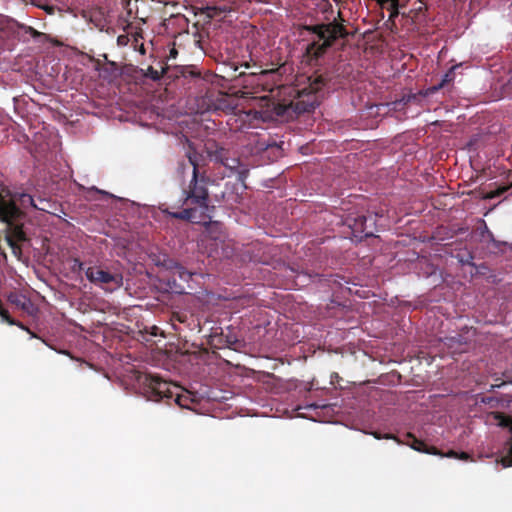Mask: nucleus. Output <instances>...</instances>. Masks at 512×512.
<instances>
[{"label":"nucleus","mask_w":512,"mask_h":512,"mask_svg":"<svg viewBox=\"0 0 512 512\" xmlns=\"http://www.w3.org/2000/svg\"><path fill=\"white\" fill-rule=\"evenodd\" d=\"M0 316H1V318L3 319V321H6L8 324H10V325H18V326H19V327H21L22 329H25L22 325H20V324L16 323L14 320H12V319L9 317V315H8V313H7V311H6V310H4V309H1V308H0Z\"/></svg>","instance_id":"9b49d317"},{"label":"nucleus","mask_w":512,"mask_h":512,"mask_svg":"<svg viewBox=\"0 0 512 512\" xmlns=\"http://www.w3.org/2000/svg\"><path fill=\"white\" fill-rule=\"evenodd\" d=\"M383 438H386V439H392L393 438L394 439V437L391 436V435H385Z\"/></svg>","instance_id":"6ab92c4d"},{"label":"nucleus","mask_w":512,"mask_h":512,"mask_svg":"<svg viewBox=\"0 0 512 512\" xmlns=\"http://www.w3.org/2000/svg\"><path fill=\"white\" fill-rule=\"evenodd\" d=\"M448 457H458L459 459L461 460H467L469 458L468 454L467 453H461L460 455H458L457 453L451 451L447 454Z\"/></svg>","instance_id":"ddd939ff"},{"label":"nucleus","mask_w":512,"mask_h":512,"mask_svg":"<svg viewBox=\"0 0 512 512\" xmlns=\"http://www.w3.org/2000/svg\"><path fill=\"white\" fill-rule=\"evenodd\" d=\"M377 3L384 7L388 6V9L390 10V18H394L399 14V7H401L405 2L408 0H376Z\"/></svg>","instance_id":"6e6552de"},{"label":"nucleus","mask_w":512,"mask_h":512,"mask_svg":"<svg viewBox=\"0 0 512 512\" xmlns=\"http://www.w3.org/2000/svg\"><path fill=\"white\" fill-rule=\"evenodd\" d=\"M373 435H374V437H375V438H377V439H381V438H382V437H381L379 434H377V433H373Z\"/></svg>","instance_id":"a211bd4d"},{"label":"nucleus","mask_w":512,"mask_h":512,"mask_svg":"<svg viewBox=\"0 0 512 512\" xmlns=\"http://www.w3.org/2000/svg\"><path fill=\"white\" fill-rule=\"evenodd\" d=\"M307 83L298 85L296 89V97L288 105L279 106L277 114L281 115L286 111L292 109L297 113L307 112L318 105L317 92L323 86V79L321 76L309 77L306 79Z\"/></svg>","instance_id":"f257e3e1"},{"label":"nucleus","mask_w":512,"mask_h":512,"mask_svg":"<svg viewBox=\"0 0 512 512\" xmlns=\"http://www.w3.org/2000/svg\"><path fill=\"white\" fill-rule=\"evenodd\" d=\"M317 39L307 47L309 56L318 57L331 45L332 41L343 35V28L339 24L329 23L315 27Z\"/></svg>","instance_id":"7ed1b4c3"},{"label":"nucleus","mask_w":512,"mask_h":512,"mask_svg":"<svg viewBox=\"0 0 512 512\" xmlns=\"http://www.w3.org/2000/svg\"><path fill=\"white\" fill-rule=\"evenodd\" d=\"M423 447H424V444L420 441H415L414 444L412 445V448L414 450L425 452V453L437 454V452L435 450L431 451L428 449H423Z\"/></svg>","instance_id":"f8f14e48"},{"label":"nucleus","mask_w":512,"mask_h":512,"mask_svg":"<svg viewBox=\"0 0 512 512\" xmlns=\"http://www.w3.org/2000/svg\"><path fill=\"white\" fill-rule=\"evenodd\" d=\"M218 12L217 8H208L207 14L209 17H214Z\"/></svg>","instance_id":"4468645a"},{"label":"nucleus","mask_w":512,"mask_h":512,"mask_svg":"<svg viewBox=\"0 0 512 512\" xmlns=\"http://www.w3.org/2000/svg\"><path fill=\"white\" fill-rule=\"evenodd\" d=\"M451 73H452V71L450 73H447L444 76V78H443L441 84L439 85V87H442L446 82H449L451 80V78H450Z\"/></svg>","instance_id":"2eb2a0df"},{"label":"nucleus","mask_w":512,"mask_h":512,"mask_svg":"<svg viewBox=\"0 0 512 512\" xmlns=\"http://www.w3.org/2000/svg\"><path fill=\"white\" fill-rule=\"evenodd\" d=\"M16 202L15 197L0 193V220L8 226L7 237H11L13 241L19 242L25 240V233L21 226L15 224L22 215V211Z\"/></svg>","instance_id":"f03ea898"},{"label":"nucleus","mask_w":512,"mask_h":512,"mask_svg":"<svg viewBox=\"0 0 512 512\" xmlns=\"http://www.w3.org/2000/svg\"><path fill=\"white\" fill-rule=\"evenodd\" d=\"M170 55H171V57H173V58L176 56V51H175V49H172V50L170 51Z\"/></svg>","instance_id":"f3484780"},{"label":"nucleus","mask_w":512,"mask_h":512,"mask_svg":"<svg viewBox=\"0 0 512 512\" xmlns=\"http://www.w3.org/2000/svg\"><path fill=\"white\" fill-rule=\"evenodd\" d=\"M6 239H7V242L12 250V253L14 254L15 257H17L19 259L21 256V249L17 245V242L13 241L11 237H6Z\"/></svg>","instance_id":"9d476101"},{"label":"nucleus","mask_w":512,"mask_h":512,"mask_svg":"<svg viewBox=\"0 0 512 512\" xmlns=\"http://www.w3.org/2000/svg\"><path fill=\"white\" fill-rule=\"evenodd\" d=\"M176 401L181 405L179 396L177 397Z\"/></svg>","instance_id":"aec40b11"},{"label":"nucleus","mask_w":512,"mask_h":512,"mask_svg":"<svg viewBox=\"0 0 512 512\" xmlns=\"http://www.w3.org/2000/svg\"><path fill=\"white\" fill-rule=\"evenodd\" d=\"M19 200H20L21 205H22L23 207H25V206H27V205H30V206H33V207H35V208H39V209H41V210H45V209H46L44 206H40V207H39V206H37V205L34 203L33 198H32L30 195H28V194H21V195L19 196Z\"/></svg>","instance_id":"1a4fd4ad"},{"label":"nucleus","mask_w":512,"mask_h":512,"mask_svg":"<svg viewBox=\"0 0 512 512\" xmlns=\"http://www.w3.org/2000/svg\"><path fill=\"white\" fill-rule=\"evenodd\" d=\"M87 278L92 282L120 284V278L117 275H111L108 272L98 268H88L86 271Z\"/></svg>","instance_id":"423d86ee"},{"label":"nucleus","mask_w":512,"mask_h":512,"mask_svg":"<svg viewBox=\"0 0 512 512\" xmlns=\"http://www.w3.org/2000/svg\"><path fill=\"white\" fill-rule=\"evenodd\" d=\"M492 418L498 426L509 427L512 431V420L500 413H493ZM504 468L512 466V439L509 441L508 454L501 457L498 461Z\"/></svg>","instance_id":"39448f33"},{"label":"nucleus","mask_w":512,"mask_h":512,"mask_svg":"<svg viewBox=\"0 0 512 512\" xmlns=\"http://www.w3.org/2000/svg\"><path fill=\"white\" fill-rule=\"evenodd\" d=\"M178 273H179L180 278H182V279H186V278L190 277V274L186 271L179 270Z\"/></svg>","instance_id":"dca6fc26"},{"label":"nucleus","mask_w":512,"mask_h":512,"mask_svg":"<svg viewBox=\"0 0 512 512\" xmlns=\"http://www.w3.org/2000/svg\"><path fill=\"white\" fill-rule=\"evenodd\" d=\"M150 386L161 397H172L174 395L173 389L176 388V386L158 378L152 379Z\"/></svg>","instance_id":"0eeeda50"},{"label":"nucleus","mask_w":512,"mask_h":512,"mask_svg":"<svg viewBox=\"0 0 512 512\" xmlns=\"http://www.w3.org/2000/svg\"><path fill=\"white\" fill-rule=\"evenodd\" d=\"M193 181L196 182V168L193 167ZM187 201H190L191 203H195L196 207L192 209H185L180 214H175L176 217L183 218L190 220L192 222H200L201 219L196 215L197 212L200 214H203L206 210H208V207L206 205V193L202 189H198L196 184L194 185L193 189L188 194Z\"/></svg>","instance_id":"20e7f679"}]
</instances>
